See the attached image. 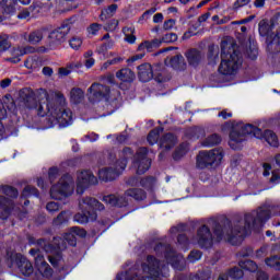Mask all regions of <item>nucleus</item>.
<instances>
[{
    "mask_svg": "<svg viewBox=\"0 0 280 280\" xmlns=\"http://www.w3.org/2000/svg\"><path fill=\"white\" fill-rule=\"evenodd\" d=\"M222 143V136L220 133H212L208 136L201 143L203 148H215Z\"/></svg>",
    "mask_w": 280,
    "mask_h": 280,
    "instance_id": "obj_30",
    "label": "nucleus"
},
{
    "mask_svg": "<svg viewBox=\"0 0 280 280\" xmlns=\"http://www.w3.org/2000/svg\"><path fill=\"white\" fill-rule=\"evenodd\" d=\"M187 152H189V144L187 142H182L173 152V161H180Z\"/></svg>",
    "mask_w": 280,
    "mask_h": 280,
    "instance_id": "obj_33",
    "label": "nucleus"
},
{
    "mask_svg": "<svg viewBox=\"0 0 280 280\" xmlns=\"http://www.w3.org/2000/svg\"><path fill=\"white\" fill-rule=\"evenodd\" d=\"M43 38H44V35H43V31L40 30L33 31L28 34L30 45H38V43H40Z\"/></svg>",
    "mask_w": 280,
    "mask_h": 280,
    "instance_id": "obj_40",
    "label": "nucleus"
},
{
    "mask_svg": "<svg viewBox=\"0 0 280 280\" xmlns=\"http://www.w3.org/2000/svg\"><path fill=\"white\" fill-rule=\"evenodd\" d=\"M46 211H48V213H58V211H60V203L56 202V201H50L46 205Z\"/></svg>",
    "mask_w": 280,
    "mask_h": 280,
    "instance_id": "obj_56",
    "label": "nucleus"
},
{
    "mask_svg": "<svg viewBox=\"0 0 280 280\" xmlns=\"http://www.w3.org/2000/svg\"><path fill=\"white\" fill-rule=\"evenodd\" d=\"M126 167H128V160L120 156V159L115 161L114 170H116V172H118V176H119V174H121V172H124V170H126Z\"/></svg>",
    "mask_w": 280,
    "mask_h": 280,
    "instance_id": "obj_48",
    "label": "nucleus"
},
{
    "mask_svg": "<svg viewBox=\"0 0 280 280\" xmlns=\"http://www.w3.org/2000/svg\"><path fill=\"white\" fill-rule=\"evenodd\" d=\"M185 58L189 67L198 69L202 62V51H200L198 48H190L185 52Z\"/></svg>",
    "mask_w": 280,
    "mask_h": 280,
    "instance_id": "obj_18",
    "label": "nucleus"
},
{
    "mask_svg": "<svg viewBox=\"0 0 280 280\" xmlns=\"http://www.w3.org/2000/svg\"><path fill=\"white\" fill-rule=\"evenodd\" d=\"M142 270H147L149 279H159L163 277V270L161 269V260L152 255L147 256V264H142Z\"/></svg>",
    "mask_w": 280,
    "mask_h": 280,
    "instance_id": "obj_13",
    "label": "nucleus"
},
{
    "mask_svg": "<svg viewBox=\"0 0 280 280\" xmlns=\"http://www.w3.org/2000/svg\"><path fill=\"white\" fill-rule=\"evenodd\" d=\"M125 196L133 198V200H137V202H143V200L148 198V192L141 188H131L126 190Z\"/></svg>",
    "mask_w": 280,
    "mask_h": 280,
    "instance_id": "obj_29",
    "label": "nucleus"
},
{
    "mask_svg": "<svg viewBox=\"0 0 280 280\" xmlns=\"http://www.w3.org/2000/svg\"><path fill=\"white\" fill-rule=\"evenodd\" d=\"M168 66H171L174 71H187V61H185V57L180 54H177L170 58Z\"/></svg>",
    "mask_w": 280,
    "mask_h": 280,
    "instance_id": "obj_23",
    "label": "nucleus"
},
{
    "mask_svg": "<svg viewBox=\"0 0 280 280\" xmlns=\"http://www.w3.org/2000/svg\"><path fill=\"white\" fill-rule=\"evenodd\" d=\"M69 222V217L67 215V211H61L57 218L52 220V224L55 226H62V224H67Z\"/></svg>",
    "mask_w": 280,
    "mask_h": 280,
    "instance_id": "obj_45",
    "label": "nucleus"
},
{
    "mask_svg": "<svg viewBox=\"0 0 280 280\" xmlns=\"http://www.w3.org/2000/svg\"><path fill=\"white\" fill-rule=\"evenodd\" d=\"M91 185H97V177L93 175L90 171L81 172V176L78 177L77 180V194H84L86 189L91 187Z\"/></svg>",
    "mask_w": 280,
    "mask_h": 280,
    "instance_id": "obj_15",
    "label": "nucleus"
},
{
    "mask_svg": "<svg viewBox=\"0 0 280 280\" xmlns=\"http://www.w3.org/2000/svg\"><path fill=\"white\" fill-rule=\"evenodd\" d=\"M229 145L232 150H242L243 141H246V137H254L260 141H266L271 148H279V137L270 129L261 130L253 124H237L233 126L230 131Z\"/></svg>",
    "mask_w": 280,
    "mask_h": 280,
    "instance_id": "obj_3",
    "label": "nucleus"
},
{
    "mask_svg": "<svg viewBox=\"0 0 280 280\" xmlns=\"http://www.w3.org/2000/svg\"><path fill=\"white\" fill-rule=\"evenodd\" d=\"M35 268H37L38 272L49 279L54 275V269L45 261V256L39 254L36 258H34Z\"/></svg>",
    "mask_w": 280,
    "mask_h": 280,
    "instance_id": "obj_20",
    "label": "nucleus"
},
{
    "mask_svg": "<svg viewBox=\"0 0 280 280\" xmlns=\"http://www.w3.org/2000/svg\"><path fill=\"white\" fill-rule=\"evenodd\" d=\"M2 194H4V196H8V198H19V189H16V187L14 186H2Z\"/></svg>",
    "mask_w": 280,
    "mask_h": 280,
    "instance_id": "obj_41",
    "label": "nucleus"
},
{
    "mask_svg": "<svg viewBox=\"0 0 280 280\" xmlns=\"http://www.w3.org/2000/svg\"><path fill=\"white\" fill-rule=\"evenodd\" d=\"M118 177L119 172L113 167H106L98 171V178L104 183H112V180H116Z\"/></svg>",
    "mask_w": 280,
    "mask_h": 280,
    "instance_id": "obj_24",
    "label": "nucleus"
},
{
    "mask_svg": "<svg viewBox=\"0 0 280 280\" xmlns=\"http://www.w3.org/2000/svg\"><path fill=\"white\" fill-rule=\"evenodd\" d=\"M116 78L120 80V82L132 84V82H135V72H132L130 68H122L116 72Z\"/></svg>",
    "mask_w": 280,
    "mask_h": 280,
    "instance_id": "obj_28",
    "label": "nucleus"
},
{
    "mask_svg": "<svg viewBox=\"0 0 280 280\" xmlns=\"http://www.w3.org/2000/svg\"><path fill=\"white\" fill-rule=\"evenodd\" d=\"M222 159H224V152L221 150L200 151L197 155V167L198 170H213L222 163Z\"/></svg>",
    "mask_w": 280,
    "mask_h": 280,
    "instance_id": "obj_11",
    "label": "nucleus"
},
{
    "mask_svg": "<svg viewBox=\"0 0 280 280\" xmlns=\"http://www.w3.org/2000/svg\"><path fill=\"white\" fill-rule=\"evenodd\" d=\"M163 130H165V128L155 127L148 133L147 141L149 145H156V143H159V137H161V132H163Z\"/></svg>",
    "mask_w": 280,
    "mask_h": 280,
    "instance_id": "obj_31",
    "label": "nucleus"
},
{
    "mask_svg": "<svg viewBox=\"0 0 280 280\" xmlns=\"http://www.w3.org/2000/svg\"><path fill=\"white\" fill-rule=\"evenodd\" d=\"M62 240H63V243L66 244V247H67V244L68 246H72V247L78 246V237L71 231L69 233H66Z\"/></svg>",
    "mask_w": 280,
    "mask_h": 280,
    "instance_id": "obj_42",
    "label": "nucleus"
},
{
    "mask_svg": "<svg viewBox=\"0 0 280 280\" xmlns=\"http://www.w3.org/2000/svg\"><path fill=\"white\" fill-rule=\"evenodd\" d=\"M62 259V254L48 256V261L54 266V268H58V264H60V260Z\"/></svg>",
    "mask_w": 280,
    "mask_h": 280,
    "instance_id": "obj_58",
    "label": "nucleus"
},
{
    "mask_svg": "<svg viewBox=\"0 0 280 280\" xmlns=\"http://www.w3.org/2000/svg\"><path fill=\"white\" fill-rule=\"evenodd\" d=\"M270 218H272L270 206H261L256 212L245 213L244 225H242V219L232 222L231 219L223 218L220 222L218 220L213 221L212 231L219 242L224 240L225 233L228 242L232 246H238L253 231L259 233Z\"/></svg>",
    "mask_w": 280,
    "mask_h": 280,
    "instance_id": "obj_2",
    "label": "nucleus"
},
{
    "mask_svg": "<svg viewBox=\"0 0 280 280\" xmlns=\"http://www.w3.org/2000/svg\"><path fill=\"white\" fill-rule=\"evenodd\" d=\"M266 266L269 268H273V270H280V261L277 256H272L270 258L265 259Z\"/></svg>",
    "mask_w": 280,
    "mask_h": 280,
    "instance_id": "obj_51",
    "label": "nucleus"
},
{
    "mask_svg": "<svg viewBox=\"0 0 280 280\" xmlns=\"http://www.w3.org/2000/svg\"><path fill=\"white\" fill-rule=\"evenodd\" d=\"M69 45L71 49H74V51H78L82 47V38L78 36H73L72 38L69 39Z\"/></svg>",
    "mask_w": 280,
    "mask_h": 280,
    "instance_id": "obj_53",
    "label": "nucleus"
},
{
    "mask_svg": "<svg viewBox=\"0 0 280 280\" xmlns=\"http://www.w3.org/2000/svg\"><path fill=\"white\" fill-rule=\"evenodd\" d=\"M16 0H0V8H2V14L4 19H10L16 14Z\"/></svg>",
    "mask_w": 280,
    "mask_h": 280,
    "instance_id": "obj_25",
    "label": "nucleus"
},
{
    "mask_svg": "<svg viewBox=\"0 0 280 280\" xmlns=\"http://www.w3.org/2000/svg\"><path fill=\"white\" fill-rule=\"evenodd\" d=\"M219 60H220V56L218 54L214 55L213 46H210L208 50V65L210 67H215Z\"/></svg>",
    "mask_w": 280,
    "mask_h": 280,
    "instance_id": "obj_46",
    "label": "nucleus"
},
{
    "mask_svg": "<svg viewBox=\"0 0 280 280\" xmlns=\"http://www.w3.org/2000/svg\"><path fill=\"white\" fill-rule=\"evenodd\" d=\"M77 19L78 16L75 15L66 19L60 26L52 30L47 37L44 51H54V49H58V47L67 40V35L71 32V27L75 23Z\"/></svg>",
    "mask_w": 280,
    "mask_h": 280,
    "instance_id": "obj_7",
    "label": "nucleus"
},
{
    "mask_svg": "<svg viewBox=\"0 0 280 280\" xmlns=\"http://www.w3.org/2000/svg\"><path fill=\"white\" fill-rule=\"evenodd\" d=\"M82 100H84V91L80 88H73L70 92V102L72 104H82Z\"/></svg>",
    "mask_w": 280,
    "mask_h": 280,
    "instance_id": "obj_34",
    "label": "nucleus"
},
{
    "mask_svg": "<svg viewBox=\"0 0 280 280\" xmlns=\"http://www.w3.org/2000/svg\"><path fill=\"white\" fill-rule=\"evenodd\" d=\"M228 277L230 279H242L244 277V270L242 268L240 269V267H233L229 269Z\"/></svg>",
    "mask_w": 280,
    "mask_h": 280,
    "instance_id": "obj_47",
    "label": "nucleus"
},
{
    "mask_svg": "<svg viewBox=\"0 0 280 280\" xmlns=\"http://www.w3.org/2000/svg\"><path fill=\"white\" fill-rule=\"evenodd\" d=\"M177 244L183 248V250H189V236L187 234H178L177 235Z\"/></svg>",
    "mask_w": 280,
    "mask_h": 280,
    "instance_id": "obj_43",
    "label": "nucleus"
},
{
    "mask_svg": "<svg viewBox=\"0 0 280 280\" xmlns=\"http://www.w3.org/2000/svg\"><path fill=\"white\" fill-rule=\"evenodd\" d=\"M44 250L47 255H57V257H60L62 250H67V244L62 237L54 236L52 243L47 242L46 245H44Z\"/></svg>",
    "mask_w": 280,
    "mask_h": 280,
    "instance_id": "obj_17",
    "label": "nucleus"
},
{
    "mask_svg": "<svg viewBox=\"0 0 280 280\" xmlns=\"http://www.w3.org/2000/svg\"><path fill=\"white\" fill-rule=\"evenodd\" d=\"M155 183H156V177L154 176H147L140 179V185L144 189H152Z\"/></svg>",
    "mask_w": 280,
    "mask_h": 280,
    "instance_id": "obj_44",
    "label": "nucleus"
},
{
    "mask_svg": "<svg viewBox=\"0 0 280 280\" xmlns=\"http://www.w3.org/2000/svg\"><path fill=\"white\" fill-rule=\"evenodd\" d=\"M103 202L110 207H118L119 209L128 207V199L124 196L107 195L103 197Z\"/></svg>",
    "mask_w": 280,
    "mask_h": 280,
    "instance_id": "obj_22",
    "label": "nucleus"
},
{
    "mask_svg": "<svg viewBox=\"0 0 280 280\" xmlns=\"http://www.w3.org/2000/svg\"><path fill=\"white\" fill-rule=\"evenodd\" d=\"M11 45L8 38L0 36V51H8Z\"/></svg>",
    "mask_w": 280,
    "mask_h": 280,
    "instance_id": "obj_59",
    "label": "nucleus"
},
{
    "mask_svg": "<svg viewBox=\"0 0 280 280\" xmlns=\"http://www.w3.org/2000/svg\"><path fill=\"white\" fill-rule=\"evenodd\" d=\"M250 0H236L233 4V10H240V8H244V5H248Z\"/></svg>",
    "mask_w": 280,
    "mask_h": 280,
    "instance_id": "obj_60",
    "label": "nucleus"
},
{
    "mask_svg": "<svg viewBox=\"0 0 280 280\" xmlns=\"http://www.w3.org/2000/svg\"><path fill=\"white\" fill-rule=\"evenodd\" d=\"M118 8L119 7L114 3V4L108 5V8L102 10V12L100 14L101 21H106L107 19H110V16H114L115 12H117Z\"/></svg>",
    "mask_w": 280,
    "mask_h": 280,
    "instance_id": "obj_37",
    "label": "nucleus"
},
{
    "mask_svg": "<svg viewBox=\"0 0 280 280\" xmlns=\"http://www.w3.org/2000/svg\"><path fill=\"white\" fill-rule=\"evenodd\" d=\"M158 257H164L166 264H170L175 270H185V265L176 254L174 247L171 244L158 243L153 248Z\"/></svg>",
    "mask_w": 280,
    "mask_h": 280,
    "instance_id": "obj_8",
    "label": "nucleus"
},
{
    "mask_svg": "<svg viewBox=\"0 0 280 280\" xmlns=\"http://www.w3.org/2000/svg\"><path fill=\"white\" fill-rule=\"evenodd\" d=\"M276 165L278 166L277 170H273L271 173L270 183L273 185H279L280 183V154L275 156Z\"/></svg>",
    "mask_w": 280,
    "mask_h": 280,
    "instance_id": "obj_38",
    "label": "nucleus"
},
{
    "mask_svg": "<svg viewBox=\"0 0 280 280\" xmlns=\"http://www.w3.org/2000/svg\"><path fill=\"white\" fill-rule=\"evenodd\" d=\"M122 33L125 34V42L129 45H135L137 43V36H135V28L125 26L122 28Z\"/></svg>",
    "mask_w": 280,
    "mask_h": 280,
    "instance_id": "obj_39",
    "label": "nucleus"
},
{
    "mask_svg": "<svg viewBox=\"0 0 280 280\" xmlns=\"http://www.w3.org/2000/svg\"><path fill=\"white\" fill-rule=\"evenodd\" d=\"M242 65H244V56L242 55V51L237 49V44L222 40L219 73H221V75H235V73L240 71Z\"/></svg>",
    "mask_w": 280,
    "mask_h": 280,
    "instance_id": "obj_4",
    "label": "nucleus"
},
{
    "mask_svg": "<svg viewBox=\"0 0 280 280\" xmlns=\"http://www.w3.org/2000/svg\"><path fill=\"white\" fill-rule=\"evenodd\" d=\"M238 266L242 270H246L247 272H257V270L259 269L257 262L250 259L240 260Z\"/></svg>",
    "mask_w": 280,
    "mask_h": 280,
    "instance_id": "obj_35",
    "label": "nucleus"
},
{
    "mask_svg": "<svg viewBox=\"0 0 280 280\" xmlns=\"http://www.w3.org/2000/svg\"><path fill=\"white\" fill-rule=\"evenodd\" d=\"M89 93L92 94V102H102V100L110 98V86L102 83H93L89 88Z\"/></svg>",
    "mask_w": 280,
    "mask_h": 280,
    "instance_id": "obj_16",
    "label": "nucleus"
},
{
    "mask_svg": "<svg viewBox=\"0 0 280 280\" xmlns=\"http://www.w3.org/2000/svg\"><path fill=\"white\" fill-rule=\"evenodd\" d=\"M144 57H145V52L133 55L132 57L127 59V63L132 65V62H137V60H141Z\"/></svg>",
    "mask_w": 280,
    "mask_h": 280,
    "instance_id": "obj_62",
    "label": "nucleus"
},
{
    "mask_svg": "<svg viewBox=\"0 0 280 280\" xmlns=\"http://www.w3.org/2000/svg\"><path fill=\"white\" fill-rule=\"evenodd\" d=\"M127 130L124 131V133H119L116 137V141L118 143H126V141H128V139H130V136L126 135Z\"/></svg>",
    "mask_w": 280,
    "mask_h": 280,
    "instance_id": "obj_63",
    "label": "nucleus"
},
{
    "mask_svg": "<svg viewBox=\"0 0 280 280\" xmlns=\"http://www.w3.org/2000/svg\"><path fill=\"white\" fill-rule=\"evenodd\" d=\"M178 143V138L173 132L164 133L159 140V148L164 149L165 152H170Z\"/></svg>",
    "mask_w": 280,
    "mask_h": 280,
    "instance_id": "obj_19",
    "label": "nucleus"
},
{
    "mask_svg": "<svg viewBox=\"0 0 280 280\" xmlns=\"http://www.w3.org/2000/svg\"><path fill=\"white\" fill-rule=\"evenodd\" d=\"M138 78L140 82H150V80L154 79V71L152 70V65L150 63H141L138 66Z\"/></svg>",
    "mask_w": 280,
    "mask_h": 280,
    "instance_id": "obj_21",
    "label": "nucleus"
},
{
    "mask_svg": "<svg viewBox=\"0 0 280 280\" xmlns=\"http://www.w3.org/2000/svg\"><path fill=\"white\" fill-rule=\"evenodd\" d=\"M73 194V177L69 173L61 176L59 182L50 187L52 200H65Z\"/></svg>",
    "mask_w": 280,
    "mask_h": 280,
    "instance_id": "obj_9",
    "label": "nucleus"
},
{
    "mask_svg": "<svg viewBox=\"0 0 280 280\" xmlns=\"http://www.w3.org/2000/svg\"><path fill=\"white\" fill-rule=\"evenodd\" d=\"M196 242L201 250H211L213 248V233L207 224L197 229Z\"/></svg>",
    "mask_w": 280,
    "mask_h": 280,
    "instance_id": "obj_12",
    "label": "nucleus"
},
{
    "mask_svg": "<svg viewBox=\"0 0 280 280\" xmlns=\"http://www.w3.org/2000/svg\"><path fill=\"white\" fill-rule=\"evenodd\" d=\"M186 226L185 223H179L176 226H172L170 231L171 233H180L185 231Z\"/></svg>",
    "mask_w": 280,
    "mask_h": 280,
    "instance_id": "obj_64",
    "label": "nucleus"
},
{
    "mask_svg": "<svg viewBox=\"0 0 280 280\" xmlns=\"http://www.w3.org/2000/svg\"><path fill=\"white\" fill-rule=\"evenodd\" d=\"M120 156L126 159V161H132V156H135V151L130 147H125L121 151Z\"/></svg>",
    "mask_w": 280,
    "mask_h": 280,
    "instance_id": "obj_54",
    "label": "nucleus"
},
{
    "mask_svg": "<svg viewBox=\"0 0 280 280\" xmlns=\"http://www.w3.org/2000/svg\"><path fill=\"white\" fill-rule=\"evenodd\" d=\"M81 212L74 214V222L78 224H88L97 220V211H104V203L93 197H85L80 203Z\"/></svg>",
    "mask_w": 280,
    "mask_h": 280,
    "instance_id": "obj_6",
    "label": "nucleus"
},
{
    "mask_svg": "<svg viewBox=\"0 0 280 280\" xmlns=\"http://www.w3.org/2000/svg\"><path fill=\"white\" fill-rule=\"evenodd\" d=\"M175 25H176V20H174V19L166 20V21L164 22V24H163V30L170 31V30H172Z\"/></svg>",
    "mask_w": 280,
    "mask_h": 280,
    "instance_id": "obj_61",
    "label": "nucleus"
},
{
    "mask_svg": "<svg viewBox=\"0 0 280 280\" xmlns=\"http://www.w3.org/2000/svg\"><path fill=\"white\" fill-rule=\"evenodd\" d=\"M160 40L166 44L176 43L178 35L176 33H166Z\"/></svg>",
    "mask_w": 280,
    "mask_h": 280,
    "instance_id": "obj_55",
    "label": "nucleus"
},
{
    "mask_svg": "<svg viewBox=\"0 0 280 280\" xmlns=\"http://www.w3.org/2000/svg\"><path fill=\"white\" fill-rule=\"evenodd\" d=\"M31 196H35V198L40 197V191L35 186L27 185L23 188L21 198H31Z\"/></svg>",
    "mask_w": 280,
    "mask_h": 280,
    "instance_id": "obj_36",
    "label": "nucleus"
},
{
    "mask_svg": "<svg viewBox=\"0 0 280 280\" xmlns=\"http://www.w3.org/2000/svg\"><path fill=\"white\" fill-rule=\"evenodd\" d=\"M113 45H115V43L113 40H109L107 43L102 44L98 48H97V54H100L101 56H105L106 51H108V49H113Z\"/></svg>",
    "mask_w": 280,
    "mask_h": 280,
    "instance_id": "obj_52",
    "label": "nucleus"
},
{
    "mask_svg": "<svg viewBox=\"0 0 280 280\" xmlns=\"http://www.w3.org/2000/svg\"><path fill=\"white\" fill-rule=\"evenodd\" d=\"M60 176V168L58 166H51L48 170V179L51 184L56 183V179Z\"/></svg>",
    "mask_w": 280,
    "mask_h": 280,
    "instance_id": "obj_50",
    "label": "nucleus"
},
{
    "mask_svg": "<svg viewBox=\"0 0 280 280\" xmlns=\"http://www.w3.org/2000/svg\"><path fill=\"white\" fill-rule=\"evenodd\" d=\"M70 231L74 236L77 237H86V230L78 228V226H72L70 228Z\"/></svg>",
    "mask_w": 280,
    "mask_h": 280,
    "instance_id": "obj_57",
    "label": "nucleus"
},
{
    "mask_svg": "<svg viewBox=\"0 0 280 280\" xmlns=\"http://www.w3.org/2000/svg\"><path fill=\"white\" fill-rule=\"evenodd\" d=\"M20 100L30 110H37L38 117H46L43 120L44 130H49L55 126L67 128L73 124V112L65 108V94L58 92L55 96H49L44 92L43 98H36L34 90L24 88L20 91Z\"/></svg>",
    "mask_w": 280,
    "mask_h": 280,
    "instance_id": "obj_1",
    "label": "nucleus"
},
{
    "mask_svg": "<svg viewBox=\"0 0 280 280\" xmlns=\"http://www.w3.org/2000/svg\"><path fill=\"white\" fill-rule=\"evenodd\" d=\"M133 165H137L136 173L138 176H142L145 174L148 170L152 166V161L148 159V148H142L138 153L136 159L133 160Z\"/></svg>",
    "mask_w": 280,
    "mask_h": 280,
    "instance_id": "obj_14",
    "label": "nucleus"
},
{
    "mask_svg": "<svg viewBox=\"0 0 280 280\" xmlns=\"http://www.w3.org/2000/svg\"><path fill=\"white\" fill-rule=\"evenodd\" d=\"M10 215H12L10 198L5 196H0V220H8Z\"/></svg>",
    "mask_w": 280,
    "mask_h": 280,
    "instance_id": "obj_26",
    "label": "nucleus"
},
{
    "mask_svg": "<svg viewBox=\"0 0 280 280\" xmlns=\"http://www.w3.org/2000/svg\"><path fill=\"white\" fill-rule=\"evenodd\" d=\"M258 33L266 38L267 51L271 56L280 54V12L276 13L270 21L261 20L258 23Z\"/></svg>",
    "mask_w": 280,
    "mask_h": 280,
    "instance_id": "obj_5",
    "label": "nucleus"
},
{
    "mask_svg": "<svg viewBox=\"0 0 280 280\" xmlns=\"http://www.w3.org/2000/svg\"><path fill=\"white\" fill-rule=\"evenodd\" d=\"M161 45H163V42L159 38L152 40H144L139 44L138 51H144V49H147L149 54H152V51H154V49H159Z\"/></svg>",
    "mask_w": 280,
    "mask_h": 280,
    "instance_id": "obj_27",
    "label": "nucleus"
},
{
    "mask_svg": "<svg viewBox=\"0 0 280 280\" xmlns=\"http://www.w3.org/2000/svg\"><path fill=\"white\" fill-rule=\"evenodd\" d=\"M5 264L8 268H14L16 266L23 277H32L34 275V266L23 254L7 252Z\"/></svg>",
    "mask_w": 280,
    "mask_h": 280,
    "instance_id": "obj_10",
    "label": "nucleus"
},
{
    "mask_svg": "<svg viewBox=\"0 0 280 280\" xmlns=\"http://www.w3.org/2000/svg\"><path fill=\"white\" fill-rule=\"evenodd\" d=\"M185 136L187 137V139H192L194 141H196L205 136V129L200 127H189L186 130Z\"/></svg>",
    "mask_w": 280,
    "mask_h": 280,
    "instance_id": "obj_32",
    "label": "nucleus"
},
{
    "mask_svg": "<svg viewBox=\"0 0 280 280\" xmlns=\"http://www.w3.org/2000/svg\"><path fill=\"white\" fill-rule=\"evenodd\" d=\"M202 259V252L200 249H192L188 255V260L190 264H196V261H200Z\"/></svg>",
    "mask_w": 280,
    "mask_h": 280,
    "instance_id": "obj_49",
    "label": "nucleus"
}]
</instances>
